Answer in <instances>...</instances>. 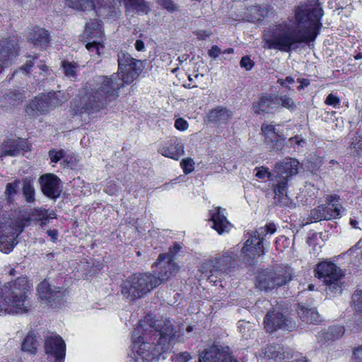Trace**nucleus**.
I'll use <instances>...</instances> for the list:
<instances>
[{"mask_svg":"<svg viewBox=\"0 0 362 362\" xmlns=\"http://www.w3.org/2000/svg\"><path fill=\"white\" fill-rule=\"evenodd\" d=\"M275 180L276 183L274 184V193L276 197H279L280 202H282L284 203L288 202L287 199V183L288 180L284 179V178H279L275 177L274 179Z\"/></svg>","mask_w":362,"mask_h":362,"instance_id":"obj_30","label":"nucleus"},{"mask_svg":"<svg viewBox=\"0 0 362 362\" xmlns=\"http://www.w3.org/2000/svg\"><path fill=\"white\" fill-rule=\"evenodd\" d=\"M8 100H9V103L13 105H17L23 101V95L21 92L17 91L13 93H10L9 95H8Z\"/></svg>","mask_w":362,"mask_h":362,"instance_id":"obj_47","label":"nucleus"},{"mask_svg":"<svg viewBox=\"0 0 362 362\" xmlns=\"http://www.w3.org/2000/svg\"><path fill=\"white\" fill-rule=\"evenodd\" d=\"M112 185H115L114 184H112ZM105 190L109 194H115L117 192L116 187L114 186V187H112V184H110V185L107 186V187H106V189Z\"/></svg>","mask_w":362,"mask_h":362,"instance_id":"obj_64","label":"nucleus"},{"mask_svg":"<svg viewBox=\"0 0 362 362\" xmlns=\"http://www.w3.org/2000/svg\"><path fill=\"white\" fill-rule=\"evenodd\" d=\"M180 166L185 174H189L194 170V162L190 158H186L181 160Z\"/></svg>","mask_w":362,"mask_h":362,"instance_id":"obj_44","label":"nucleus"},{"mask_svg":"<svg viewBox=\"0 0 362 362\" xmlns=\"http://www.w3.org/2000/svg\"><path fill=\"white\" fill-rule=\"evenodd\" d=\"M47 233L49 237H51L53 242H55L58 237V233L56 230H48Z\"/></svg>","mask_w":362,"mask_h":362,"instance_id":"obj_60","label":"nucleus"},{"mask_svg":"<svg viewBox=\"0 0 362 362\" xmlns=\"http://www.w3.org/2000/svg\"><path fill=\"white\" fill-rule=\"evenodd\" d=\"M261 130L265 140L269 143L277 142L281 139V136L278 134L274 126L272 124L264 123L262 125Z\"/></svg>","mask_w":362,"mask_h":362,"instance_id":"obj_34","label":"nucleus"},{"mask_svg":"<svg viewBox=\"0 0 362 362\" xmlns=\"http://www.w3.org/2000/svg\"><path fill=\"white\" fill-rule=\"evenodd\" d=\"M298 314L301 320L307 323H317L320 321V315L314 308H300L298 310Z\"/></svg>","mask_w":362,"mask_h":362,"instance_id":"obj_32","label":"nucleus"},{"mask_svg":"<svg viewBox=\"0 0 362 362\" xmlns=\"http://www.w3.org/2000/svg\"><path fill=\"white\" fill-rule=\"evenodd\" d=\"M18 153V149L17 148H15L13 149H7V148H5L4 150V156H6V155H8V156H16L17 154Z\"/></svg>","mask_w":362,"mask_h":362,"instance_id":"obj_58","label":"nucleus"},{"mask_svg":"<svg viewBox=\"0 0 362 362\" xmlns=\"http://www.w3.org/2000/svg\"><path fill=\"white\" fill-rule=\"evenodd\" d=\"M28 37L37 46H45L49 42L47 31L43 28L32 29Z\"/></svg>","mask_w":362,"mask_h":362,"instance_id":"obj_27","label":"nucleus"},{"mask_svg":"<svg viewBox=\"0 0 362 362\" xmlns=\"http://www.w3.org/2000/svg\"><path fill=\"white\" fill-rule=\"evenodd\" d=\"M289 140L291 142L295 141L298 146H301L305 143L304 139L300 138L298 136H296L295 137H292Z\"/></svg>","mask_w":362,"mask_h":362,"instance_id":"obj_61","label":"nucleus"},{"mask_svg":"<svg viewBox=\"0 0 362 362\" xmlns=\"http://www.w3.org/2000/svg\"><path fill=\"white\" fill-rule=\"evenodd\" d=\"M17 185L14 183H8L6 185V194L8 195H13L16 193Z\"/></svg>","mask_w":362,"mask_h":362,"instance_id":"obj_54","label":"nucleus"},{"mask_svg":"<svg viewBox=\"0 0 362 362\" xmlns=\"http://www.w3.org/2000/svg\"><path fill=\"white\" fill-rule=\"evenodd\" d=\"M233 257L228 252H226L218 257H215L207 264L210 274L208 280L216 284L220 281L225 275L226 270L231 266Z\"/></svg>","mask_w":362,"mask_h":362,"instance_id":"obj_11","label":"nucleus"},{"mask_svg":"<svg viewBox=\"0 0 362 362\" xmlns=\"http://www.w3.org/2000/svg\"><path fill=\"white\" fill-rule=\"evenodd\" d=\"M155 271L160 270L156 277L148 273L134 274L129 276L122 285V293L129 300H135L144 296L152 289L175 275L179 267L168 255H160L153 266Z\"/></svg>","mask_w":362,"mask_h":362,"instance_id":"obj_4","label":"nucleus"},{"mask_svg":"<svg viewBox=\"0 0 362 362\" xmlns=\"http://www.w3.org/2000/svg\"><path fill=\"white\" fill-rule=\"evenodd\" d=\"M23 192L28 202H33L35 201V188L33 180L30 178L26 177L23 180Z\"/></svg>","mask_w":362,"mask_h":362,"instance_id":"obj_36","label":"nucleus"},{"mask_svg":"<svg viewBox=\"0 0 362 362\" xmlns=\"http://www.w3.org/2000/svg\"><path fill=\"white\" fill-rule=\"evenodd\" d=\"M248 16H246L247 21H259L269 16L271 9L267 6H252L247 9Z\"/></svg>","mask_w":362,"mask_h":362,"instance_id":"obj_26","label":"nucleus"},{"mask_svg":"<svg viewBox=\"0 0 362 362\" xmlns=\"http://www.w3.org/2000/svg\"><path fill=\"white\" fill-rule=\"evenodd\" d=\"M199 362H237L230 354L228 347L213 346L199 356Z\"/></svg>","mask_w":362,"mask_h":362,"instance_id":"obj_15","label":"nucleus"},{"mask_svg":"<svg viewBox=\"0 0 362 362\" xmlns=\"http://www.w3.org/2000/svg\"><path fill=\"white\" fill-rule=\"evenodd\" d=\"M276 226L273 223H269L266 225L264 227H261L258 228L257 230L252 232L250 234V236H255L256 238H258L262 240V243L264 238L267 234L272 235L276 232Z\"/></svg>","mask_w":362,"mask_h":362,"instance_id":"obj_35","label":"nucleus"},{"mask_svg":"<svg viewBox=\"0 0 362 362\" xmlns=\"http://www.w3.org/2000/svg\"><path fill=\"white\" fill-rule=\"evenodd\" d=\"M128 11H136L139 14H146L149 11V6L144 0H123Z\"/></svg>","mask_w":362,"mask_h":362,"instance_id":"obj_29","label":"nucleus"},{"mask_svg":"<svg viewBox=\"0 0 362 362\" xmlns=\"http://www.w3.org/2000/svg\"><path fill=\"white\" fill-rule=\"evenodd\" d=\"M158 152L163 156L177 160L184 155V146L180 139L175 138L162 145Z\"/></svg>","mask_w":362,"mask_h":362,"instance_id":"obj_20","label":"nucleus"},{"mask_svg":"<svg viewBox=\"0 0 362 362\" xmlns=\"http://www.w3.org/2000/svg\"><path fill=\"white\" fill-rule=\"evenodd\" d=\"M49 156L52 163H57L65 156V151L64 150L52 149L49 151Z\"/></svg>","mask_w":362,"mask_h":362,"instance_id":"obj_48","label":"nucleus"},{"mask_svg":"<svg viewBox=\"0 0 362 362\" xmlns=\"http://www.w3.org/2000/svg\"><path fill=\"white\" fill-rule=\"evenodd\" d=\"M265 358L279 361L285 358L283 347L279 344L271 345L267 346L262 352Z\"/></svg>","mask_w":362,"mask_h":362,"instance_id":"obj_31","label":"nucleus"},{"mask_svg":"<svg viewBox=\"0 0 362 362\" xmlns=\"http://www.w3.org/2000/svg\"><path fill=\"white\" fill-rule=\"evenodd\" d=\"M344 329L341 326H333L329 328L326 333L325 338L327 340H334L344 334Z\"/></svg>","mask_w":362,"mask_h":362,"instance_id":"obj_40","label":"nucleus"},{"mask_svg":"<svg viewBox=\"0 0 362 362\" xmlns=\"http://www.w3.org/2000/svg\"><path fill=\"white\" fill-rule=\"evenodd\" d=\"M62 66L64 74L70 78H75L78 66L74 62H63Z\"/></svg>","mask_w":362,"mask_h":362,"instance_id":"obj_39","label":"nucleus"},{"mask_svg":"<svg viewBox=\"0 0 362 362\" xmlns=\"http://www.w3.org/2000/svg\"><path fill=\"white\" fill-rule=\"evenodd\" d=\"M158 4L168 11L173 13L178 11V6L173 0H156Z\"/></svg>","mask_w":362,"mask_h":362,"instance_id":"obj_43","label":"nucleus"},{"mask_svg":"<svg viewBox=\"0 0 362 362\" xmlns=\"http://www.w3.org/2000/svg\"><path fill=\"white\" fill-rule=\"evenodd\" d=\"M291 279V272L287 269L262 271L258 274L255 285L260 290L267 291L283 286Z\"/></svg>","mask_w":362,"mask_h":362,"instance_id":"obj_9","label":"nucleus"},{"mask_svg":"<svg viewBox=\"0 0 362 362\" xmlns=\"http://www.w3.org/2000/svg\"><path fill=\"white\" fill-rule=\"evenodd\" d=\"M221 52L222 50L218 46L214 45L209 50L208 54L210 57L216 59L221 54Z\"/></svg>","mask_w":362,"mask_h":362,"instance_id":"obj_53","label":"nucleus"},{"mask_svg":"<svg viewBox=\"0 0 362 362\" xmlns=\"http://www.w3.org/2000/svg\"><path fill=\"white\" fill-rule=\"evenodd\" d=\"M150 317L139 321L132 334V358L135 362H150L156 356L170 349L177 341L170 321L160 330L159 325H148Z\"/></svg>","mask_w":362,"mask_h":362,"instance_id":"obj_3","label":"nucleus"},{"mask_svg":"<svg viewBox=\"0 0 362 362\" xmlns=\"http://www.w3.org/2000/svg\"><path fill=\"white\" fill-rule=\"evenodd\" d=\"M27 278L19 277L4 285L0 284V316L27 313L30 310L27 291L31 288Z\"/></svg>","mask_w":362,"mask_h":362,"instance_id":"obj_5","label":"nucleus"},{"mask_svg":"<svg viewBox=\"0 0 362 362\" xmlns=\"http://www.w3.org/2000/svg\"><path fill=\"white\" fill-rule=\"evenodd\" d=\"M351 305L356 312L362 314V290L356 291L353 294Z\"/></svg>","mask_w":362,"mask_h":362,"instance_id":"obj_41","label":"nucleus"},{"mask_svg":"<svg viewBox=\"0 0 362 362\" xmlns=\"http://www.w3.org/2000/svg\"><path fill=\"white\" fill-rule=\"evenodd\" d=\"M37 292L42 301L50 306L55 305L64 294V290L59 287L52 286L47 280L42 281L37 286Z\"/></svg>","mask_w":362,"mask_h":362,"instance_id":"obj_14","label":"nucleus"},{"mask_svg":"<svg viewBox=\"0 0 362 362\" xmlns=\"http://www.w3.org/2000/svg\"><path fill=\"white\" fill-rule=\"evenodd\" d=\"M325 205L322 204L313 209L310 212V219L312 221L317 222L322 220H329L330 215H325Z\"/></svg>","mask_w":362,"mask_h":362,"instance_id":"obj_37","label":"nucleus"},{"mask_svg":"<svg viewBox=\"0 0 362 362\" xmlns=\"http://www.w3.org/2000/svg\"><path fill=\"white\" fill-rule=\"evenodd\" d=\"M40 342L33 332H29L22 342L21 349L30 354H35Z\"/></svg>","mask_w":362,"mask_h":362,"instance_id":"obj_28","label":"nucleus"},{"mask_svg":"<svg viewBox=\"0 0 362 362\" xmlns=\"http://www.w3.org/2000/svg\"><path fill=\"white\" fill-rule=\"evenodd\" d=\"M232 112L226 107L217 106L211 110L206 115V119L212 123H226L232 117Z\"/></svg>","mask_w":362,"mask_h":362,"instance_id":"obj_22","label":"nucleus"},{"mask_svg":"<svg viewBox=\"0 0 362 362\" xmlns=\"http://www.w3.org/2000/svg\"><path fill=\"white\" fill-rule=\"evenodd\" d=\"M189 124L187 120L182 118H178L175 122V127L180 131H185L187 129Z\"/></svg>","mask_w":362,"mask_h":362,"instance_id":"obj_50","label":"nucleus"},{"mask_svg":"<svg viewBox=\"0 0 362 362\" xmlns=\"http://www.w3.org/2000/svg\"><path fill=\"white\" fill-rule=\"evenodd\" d=\"M66 4L78 11L94 10L97 15L103 17L116 16L120 0H65Z\"/></svg>","mask_w":362,"mask_h":362,"instance_id":"obj_8","label":"nucleus"},{"mask_svg":"<svg viewBox=\"0 0 362 362\" xmlns=\"http://www.w3.org/2000/svg\"><path fill=\"white\" fill-rule=\"evenodd\" d=\"M325 103L327 105L332 106L334 108H339L340 107L341 100L337 95L334 93H329L325 100Z\"/></svg>","mask_w":362,"mask_h":362,"instance_id":"obj_45","label":"nucleus"},{"mask_svg":"<svg viewBox=\"0 0 362 362\" xmlns=\"http://www.w3.org/2000/svg\"><path fill=\"white\" fill-rule=\"evenodd\" d=\"M42 193L47 197L55 199L60 195V180L54 174L48 173L39 178Z\"/></svg>","mask_w":362,"mask_h":362,"instance_id":"obj_17","label":"nucleus"},{"mask_svg":"<svg viewBox=\"0 0 362 362\" xmlns=\"http://www.w3.org/2000/svg\"><path fill=\"white\" fill-rule=\"evenodd\" d=\"M61 95V92H58L37 96L29 103L28 108L40 112H47L62 104L63 100L60 98Z\"/></svg>","mask_w":362,"mask_h":362,"instance_id":"obj_13","label":"nucleus"},{"mask_svg":"<svg viewBox=\"0 0 362 362\" xmlns=\"http://www.w3.org/2000/svg\"><path fill=\"white\" fill-rule=\"evenodd\" d=\"M315 276L321 279L326 286L327 296L334 297L342 291V278L344 276L342 270L331 261H322L316 265Z\"/></svg>","mask_w":362,"mask_h":362,"instance_id":"obj_6","label":"nucleus"},{"mask_svg":"<svg viewBox=\"0 0 362 362\" xmlns=\"http://www.w3.org/2000/svg\"><path fill=\"white\" fill-rule=\"evenodd\" d=\"M322 9L316 4L298 6L293 16L271 25L263 33V47L289 52L313 42L322 26Z\"/></svg>","mask_w":362,"mask_h":362,"instance_id":"obj_1","label":"nucleus"},{"mask_svg":"<svg viewBox=\"0 0 362 362\" xmlns=\"http://www.w3.org/2000/svg\"><path fill=\"white\" fill-rule=\"evenodd\" d=\"M299 162L293 158H286L277 163L274 169V177L288 180V177L298 173Z\"/></svg>","mask_w":362,"mask_h":362,"instance_id":"obj_19","label":"nucleus"},{"mask_svg":"<svg viewBox=\"0 0 362 362\" xmlns=\"http://www.w3.org/2000/svg\"><path fill=\"white\" fill-rule=\"evenodd\" d=\"M293 82H294V79L291 76L286 77V79H279L278 80V83L282 86H286V83L291 84Z\"/></svg>","mask_w":362,"mask_h":362,"instance_id":"obj_57","label":"nucleus"},{"mask_svg":"<svg viewBox=\"0 0 362 362\" xmlns=\"http://www.w3.org/2000/svg\"><path fill=\"white\" fill-rule=\"evenodd\" d=\"M118 74L110 76H101L97 79L99 86L92 90L86 98L88 104L77 112L92 110L98 111L119 96V90L124 84H129L135 80L141 71V62L132 57L129 54L121 52L118 54Z\"/></svg>","mask_w":362,"mask_h":362,"instance_id":"obj_2","label":"nucleus"},{"mask_svg":"<svg viewBox=\"0 0 362 362\" xmlns=\"http://www.w3.org/2000/svg\"><path fill=\"white\" fill-rule=\"evenodd\" d=\"M135 48L137 51H143L144 49V43L140 40H137L135 42Z\"/></svg>","mask_w":362,"mask_h":362,"instance_id":"obj_62","label":"nucleus"},{"mask_svg":"<svg viewBox=\"0 0 362 362\" xmlns=\"http://www.w3.org/2000/svg\"><path fill=\"white\" fill-rule=\"evenodd\" d=\"M46 354L52 362H63L66 355V345L61 337L52 334L45 341Z\"/></svg>","mask_w":362,"mask_h":362,"instance_id":"obj_12","label":"nucleus"},{"mask_svg":"<svg viewBox=\"0 0 362 362\" xmlns=\"http://www.w3.org/2000/svg\"><path fill=\"white\" fill-rule=\"evenodd\" d=\"M103 41L98 40H93V41H88L86 44V48L88 50L92 56L100 57L101 51L103 49L104 46L103 44Z\"/></svg>","mask_w":362,"mask_h":362,"instance_id":"obj_38","label":"nucleus"},{"mask_svg":"<svg viewBox=\"0 0 362 362\" xmlns=\"http://www.w3.org/2000/svg\"><path fill=\"white\" fill-rule=\"evenodd\" d=\"M84 34L89 41L98 40L103 41V32L98 21L94 20L86 24Z\"/></svg>","mask_w":362,"mask_h":362,"instance_id":"obj_25","label":"nucleus"},{"mask_svg":"<svg viewBox=\"0 0 362 362\" xmlns=\"http://www.w3.org/2000/svg\"><path fill=\"white\" fill-rule=\"evenodd\" d=\"M298 81L300 83V85L298 87L299 90L304 88L305 87H307L310 84L308 79H298Z\"/></svg>","mask_w":362,"mask_h":362,"instance_id":"obj_59","label":"nucleus"},{"mask_svg":"<svg viewBox=\"0 0 362 362\" xmlns=\"http://www.w3.org/2000/svg\"><path fill=\"white\" fill-rule=\"evenodd\" d=\"M193 33L199 40H204L211 35L210 31L204 30H195Z\"/></svg>","mask_w":362,"mask_h":362,"instance_id":"obj_52","label":"nucleus"},{"mask_svg":"<svg viewBox=\"0 0 362 362\" xmlns=\"http://www.w3.org/2000/svg\"><path fill=\"white\" fill-rule=\"evenodd\" d=\"M276 108L281 107L290 111H294L297 109L296 103L288 95H275Z\"/></svg>","mask_w":362,"mask_h":362,"instance_id":"obj_33","label":"nucleus"},{"mask_svg":"<svg viewBox=\"0 0 362 362\" xmlns=\"http://www.w3.org/2000/svg\"><path fill=\"white\" fill-rule=\"evenodd\" d=\"M171 358L173 362H187L192 357L188 352H181L177 354H173Z\"/></svg>","mask_w":362,"mask_h":362,"instance_id":"obj_49","label":"nucleus"},{"mask_svg":"<svg viewBox=\"0 0 362 362\" xmlns=\"http://www.w3.org/2000/svg\"><path fill=\"white\" fill-rule=\"evenodd\" d=\"M338 202L339 197L337 195H330L326 199L325 214L332 216L329 220L341 218L344 211V209Z\"/></svg>","mask_w":362,"mask_h":362,"instance_id":"obj_24","label":"nucleus"},{"mask_svg":"<svg viewBox=\"0 0 362 362\" xmlns=\"http://www.w3.org/2000/svg\"><path fill=\"white\" fill-rule=\"evenodd\" d=\"M23 230L21 223L9 217L7 211L0 205V250L9 253L14 247L15 238Z\"/></svg>","mask_w":362,"mask_h":362,"instance_id":"obj_7","label":"nucleus"},{"mask_svg":"<svg viewBox=\"0 0 362 362\" xmlns=\"http://www.w3.org/2000/svg\"><path fill=\"white\" fill-rule=\"evenodd\" d=\"M267 332H272L277 329L292 331L296 327L291 318L285 316L279 309L275 308L269 312L264 320Z\"/></svg>","mask_w":362,"mask_h":362,"instance_id":"obj_10","label":"nucleus"},{"mask_svg":"<svg viewBox=\"0 0 362 362\" xmlns=\"http://www.w3.org/2000/svg\"><path fill=\"white\" fill-rule=\"evenodd\" d=\"M354 355L358 362H362V345L354 351Z\"/></svg>","mask_w":362,"mask_h":362,"instance_id":"obj_56","label":"nucleus"},{"mask_svg":"<svg viewBox=\"0 0 362 362\" xmlns=\"http://www.w3.org/2000/svg\"><path fill=\"white\" fill-rule=\"evenodd\" d=\"M18 55V47L15 38L0 41V67L3 69L10 66Z\"/></svg>","mask_w":362,"mask_h":362,"instance_id":"obj_16","label":"nucleus"},{"mask_svg":"<svg viewBox=\"0 0 362 362\" xmlns=\"http://www.w3.org/2000/svg\"><path fill=\"white\" fill-rule=\"evenodd\" d=\"M274 108H276L275 95L261 97L257 101L253 103L252 107L254 113L257 115L269 112Z\"/></svg>","mask_w":362,"mask_h":362,"instance_id":"obj_23","label":"nucleus"},{"mask_svg":"<svg viewBox=\"0 0 362 362\" xmlns=\"http://www.w3.org/2000/svg\"><path fill=\"white\" fill-rule=\"evenodd\" d=\"M34 64L33 62H32L31 61L29 62H26L22 67H21V69L25 72V73H28L30 71V69L31 68V66Z\"/></svg>","mask_w":362,"mask_h":362,"instance_id":"obj_63","label":"nucleus"},{"mask_svg":"<svg viewBox=\"0 0 362 362\" xmlns=\"http://www.w3.org/2000/svg\"><path fill=\"white\" fill-rule=\"evenodd\" d=\"M35 214L38 216V219H47V211L44 209H35Z\"/></svg>","mask_w":362,"mask_h":362,"instance_id":"obj_55","label":"nucleus"},{"mask_svg":"<svg viewBox=\"0 0 362 362\" xmlns=\"http://www.w3.org/2000/svg\"><path fill=\"white\" fill-rule=\"evenodd\" d=\"M224 213L225 209L219 206L214 207L209 211V221L212 222L211 227L220 235L229 232L232 228Z\"/></svg>","mask_w":362,"mask_h":362,"instance_id":"obj_18","label":"nucleus"},{"mask_svg":"<svg viewBox=\"0 0 362 362\" xmlns=\"http://www.w3.org/2000/svg\"><path fill=\"white\" fill-rule=\"evenodd\" d=\"M257 170L256 177L259 179L268 178L270 180H274L275 178L274 175H272L270 172H269L268 169L264 167L256 168Z\"/></svg>","mask_w":362,"mask_h":362,"instance_id":"obj_46","label":"nucleus"},{"mask_svg":"<svg viewBox=\"0 0 362 362\" xmlns=\"http://www.w3.org/2000/svg\"><path fill=\"white\" fill-rule=\"evenodd\" d=\"M254 65V63L247 56L243 57L240 61V66L246 70H250Z\"/></svg>","mask_w":362,"mask_h":362,"instance_id":"obj_51","label":"nucleus"},{"mask_svg":"<svg viewBox=\"0 0 362 362\" xmlns=\"http://www.w3.org/2000/svg\"><path fill=\"white\" fill-rule=\"evenodd\" d=\"M242 252L252 260L263 256L264 251L262 240L256 238L255 236H250L242 249Z\"/></svg>","mask_w":362,"mask_h":362,"instance_id":"obj_21","label":"nucleus"},{"mask_svg":"<svg viewBox=\"0 0 362 362\" xmlns=\"http://www.w3.org/2000/svg\"><path fill=\"white\" fill-rule=\"evenodd\" d=\"M238 327L245 339H248L253 333L251 332V325L248 322L239 321Z\"/></svg>","mask_w":362,"mask_h":362,"instance_id":"obj_42","label":"nucleus"}]
</instances>
